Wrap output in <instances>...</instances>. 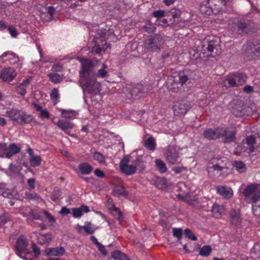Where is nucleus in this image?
Returning a JSON list of instances; mask_svg holds the SVG:
<instances>
[{
    "label": "nucleus",
    "instance_id": "obj_1",
    "mask_svg": "<svg viewBox=\"0 0 260 260\" xmlns=\"http://www.w3.org/2000/svg\"><path fill=\"white\" fill-rule=\"evenodd\" d=\"M82 69L80 73V83L83 90L92 95L98 94L100 91V84L95 80L93 71V63L87 59H81Z\"/></svg>",
    "mask_w": 260,
    "mask_h": 260
},
{
    "label": "nucleus",
    "instance_id": "obj_2",
    "mask_svg": "<svg viewBox=\"0 0 260 260\" xmlns=\"http://www.w3.org/2000/svg\"><path fill=\"white\" fill-rule=\"evenodd\" d=\"M189 78L184 72L175 73L169 76L167 79V86L168 90L173 92H177L181 90L183 84Z\"/></svg>",
    "mask_w": 260,
    "mask_h": 260
},
{
    "label": "nucleus",
    "instance_id": "obj_3",
    "mask_svg": "<svg viewBox=\"0 0 260 260\" xmlns=\"http://www.w3.org/2000/svg\"><path fill=\"white\" fill-rule=\"evenodd\" d=\"M165 40L164 37L159 34H155L149 36L144 43V48L148 51L159 52L164 46Z\"/></svg>",
    "mask_w": 260,
    "mask_h": 260
},
{
    "label": "nucleus",
    "instance_id": "obj_4",
    "mask_svg": "<svg viewBox=\"0 0 260 260\" xmlns=\"http://www.w3.org/2000/svg\"><path fill=\"white\" fill-rule=\"evenodd\" d=\"M130 156L124 155L119 163V169L121 172L126 176H131L136 173L138 168L142 167L143 162L139 159H136L132 165H129Z\"/></svg>",
    "mask_w": 260,
    "mask_h": 260
},
{
    "label": "nucleus",
    "instance_id": "obj_5",
    "mask_svg": "<svg viewBox=\"0 0 260 260\" xmlns=\"http://www.w3.org/2000/svg\"><path fill=\"white\" fill-rule=\"evenodd\" d=\"M109 34V32L106 30H100L99 32L96 35L94 38V46L92 48L91 52L95 54H100L105 50L108 47L106 43V39L107 36Z\"/></svg>",
    "mask_w": 260,
    "mask_h": 260
},
{
    "label": "nucleus",
    "instance_id": "obj_6",
    "mask_svg": "<svg viewBox=\"0 0 260 260\" xmlns=\"http://www.w3.org/2000/svg\"><path fill=\"white\" fill-rule=\"evenodd\" d=\"M220 39L217 37H209L204 40L202 45L204 51H207L212 56L221 53Z\"/></svg>",
    "mask_w": 260,
    "mask_h": 260
},
{
    "label": "nucleus",
    "instance_id": "obj_7",
    "mask_svg": "<svg viewBox=\"0 0 260 260\" xmlns=\"http://www.w3.org/2000/svg\"><path fill=\"white\" fill-rule=\"evenodd\" d=\"M28 242L24 235H20L16 240L15 245V253L24 260H27L25 256H22L21 254L25 253L30 254V251L28 249Z\"/></svg>",
    "mask_w": 260,
    "mask_h": 260
},
{
    "label": "nucleus",
    "instance_id": "obj_8",
    "mask_svg": "<svg viewBox=\"0 0 260 260\" xmlns=\"http://www.w3.org/2000/svg\"><path fill=\"white\" fill-rule=\"evenodd\" d=\"M247 77L243 73H237L231 75L223 81V85L227 87H238L246 83Z\"/></svg>",
    "mask_w": 260,
    "mask_h": 260
},
{
    "label": "nucleus",
    "instance_id": "obj_9",
    "mask_svg": "<svg viewBox=\"0 0 260 260\" xmlns=\"http://www.w3.org/2000/svg\"><path fill=\"white\" fill-rule=\"evenodd\" d=\"M233 31L241 35L248 34L251 29L248 22L244 19H235L234 25L232 26Z\"/></svg>",
    "mask_w": 260,
    "mask_h": 260
},
{
    "label": "nucleus",
    "instance_id": "obj_10",
    "mask_svg": "<svg viewBox=\"0 0 260 260\" xmlns=\"http://www.w3.org/2000/svg\"><path fill=\"white\" fill-rule=\"evenodd\" d=\"M245 55L248 57L255 58L260 54V45L248 42L243 47Z\"/></svg>",
    "mask_w": 260,
    "mask_h": 260
},
{
    "label": "nucleus",
    "instance_id": "obj_11",
    "mask_svg": "<svg viewBox=\"0 0 260 260\" xmlns=\"http://www.w3.org/2000/svg\"><path fill=\"white\" fill-rule=\"evenodd\" d=\"M245 55L248 57L255 58L260 54V45L248 42L243 47Z\"/></svg>",
    "mask_w": 260,
    "mask_h": 260
},
{
    "label": "nucleus",
    "instance_id": "obj_12",
    "mask_svg": "<svg viewBox=\"0 0 260 260\" xmlns=\"http://www.w3.org/2000/svg\"><path fill=\"white\" fill-rule=\"evenodd\" d=\"M189 108L190 104L186 101H177L174 102L173 111L175 115L180 116L186 113Z\"/></svg>",
    "mask_w": 260,
    "mask_h": 260
},
{
    "label": "nucleus",
    "instance_id": "obj_13",
    "mask_svg": "<svg viewBox=\"0 0 260 260\" xmlns=\"http://www.w3.org/2000/svg\"><path fill=\"white\" fill-rule=\"evenodd\" d=\"M164 155L167 160L171 164H175L180 162L179 160V152L174 146H168Z\"/></svg>",
    "mask_w": 260,
    "mask_h": 260
},
{
    "label": "nucleus",
    "instance_id": "obj_14",
    "mask_svg": "<svg viewBox=\"0 0 260 260\" xmlns=\"http://www.w3.org/2000/svg\"><path fill=\"white\" fill-rule=\"evenodd\" d=\"M152 87L149 85L137 84L132 89V95L143 96L147 95L152 90Z\"/></svg>",
    "mask_w": 260,
    "mask_h": 260
},
{
    "label": "nucleus",
    "instance_id": "obj_15",
    "mask_svg": "<svg viewBox=\"0 0 260 260\" xmlns=\"http://www.w3.org/2000/svg\"><path fill=\"white\" fill-rule=\"evenodd\" d=\"M232 111L234 115L241 117L245 114V106L243 102L240 100L234 101L232 104Z\"/></svg>",
    "mask_w": 260,
    "mask_h": 260
},
{
    "label": "nucleus",
    "instance_id": "obj_16",
    "mask_svg": "<svg viewBox=\"0 0 260 260\" xmlns=\"http://www.w3.org/2000/svg\"><path fill=\"white\" fill-rule=\"evenodd\" d=\"M208 6L210 7L212 14H217L221 11L225 5L224 0H208Z\"/></svg>",
    "mask_w": 260,
    "mask_h": 260
},
{
    "label": "nucleus",
    "instance_id": "obj_17",
    "mask_svg": "<svg viewBox=\"0 0 260 260\" xmlns=\"http://www.w3.org/2000/svg\"><path fill=\"white\" fill-rule=\"evenodd\" d=\"M17 73L13 68H4L1 72L0 78L4 81H10L16 77Z\"/></svg>",
    "mask_w": 260,
    "mask_h": 260
},
{
    "label": "nucleus",
    "instance_id": "obj_18",
    "mask_svg": "<svg viewBox=\"0 0 260 260\" xmlns=\"http://www.w3.org/2000/svg\"><path fill=\"white\" fill-rule=\"evenodd\" d=\"M259 139H260V137H256L254 135L248 136L246 137V139L243 140V143L247 145L250 152H253L255 150L254 144H258L260 145V142H258Z\"/></svg>",
    "mask_w": 260,
    "mask_h": 260
},
{
    "label": "nucleus",
    "instance_id": "obj_19",
    "mask_svg": "<svg viewBox=\"0 0 260 260\" xmlns=\"http://www.w3.org/2000/svg\"><path fill=\"white\" fill-rule=\"evenodd\" d=\"M54 12V8L52 6L44 8L42 10L40 11L41 17L44 21H50L52 20Z\"/></svg>",
    "mask_w": 260,
    "mask_h": 260
},
{
    "label": "nucleus",
    "instance_id": "obj_20",
    "mask_svg": "<svg viewBox=\"0 0 260 260\" xmlns=\"http://www.w3.org/2000/svg\"><path fill=\"white\" fill-rule=\"evenodd\" d=\"M217 193L225 199H230L233 196V190L225 186H218L216 187Z\"/></svg>",
    "mask_w": 260,
    "mask_h": 260
},
{
    "label": "nucleus",
    "instance_id": "obj_21",
    "mask_svg": "<svg viewBox=\"0 0 260 260\" xmlns=\"http://www.w3.org/2000/svg\"><path fill=\"white\" fill-rule=\"evenodd\" d=\"M78 113L75 110H66V129H72L75 128V125L67 121V119L77 118Z\"/></svg>",
    "mask_w": 260,
    "mask_h": 260
},
{
    "label": "nucleus",
    "instance_id": "obj_22",
    "mask_svg": "<svg viewBox=\"0 0 260 260\" xmlns=\"http://www.w3.org/2000/svg\"><path fill=\"white\" fill-rule=\"evenodd\" d=\"M230 218L231 223L237 226H240L241 224V218L238 211L232 210L230 212Z\"/></svg>",
    "mask_w": 260,
    "mask_h": 260
},
{
    "label": "nucleus",
    "instance_id": "obj_23",
    "mask_svg": "<svg viewBox=\"0 0 260 260\" xmlns=\"http://www.w3.org/2000/svg\"><path fill=\"white\" fill-rule=\"evenodd\" d=\"M64 250L63 247L47 248L45 249V252L46 256H60L64 253Z\"/></svg>",
    "mask_w": 260,
    "mask_h": 260
},
{
    "label": "nucleus",
    "instance_id": "obj_24",
    "mask_svg": "<svg viewBox=\"0 0 260 260\" xmlns=\"http://www.w3.org/2000/svg\"><path fill=\"white\" fill-rule=\"evenodd\" d=\"M260 199V191L257 190L255 191L251 196V200L253 203H256L257 201L259 200ZM252 210L253 213L256 215H257V211L258 210H260V205H257L256 204L254 205H252Z\"/></svg>",
    "mask_w": 260,
    "mask_h": 260
},
{
    "label": "nucleus",
    "instance_id": "obj_25",
    "mask_svg": "<svg viewBox=\"0 0 260 260\" xmlns=\"http://www.w3.org/2000/svg\"><path fill=\"white\" fill-rule=\"evenodd\" d=\"M22 112L16 109H12L6 112L7 115L13 121L19 122Z\"/></svg>",
    "mask_w": 260,
    "mask_h": 260
},
{
    "label": "nucleus",
    "instance_id": "obj_26",
    "mask_svg": "<svg viewBox=\"0 0 260 260\" xmlns=\"http://www.w3.org/2000/svg\"><path fill=\"white\" fill-rule=\"evenodd\" d=\"M20 148L15 144L13 143L7 146L6 157L8 158H11L13 155L19 153Z\"/></svg>",
    "mask_w": 260,
    "mask_h": 260
},
{
    "label": "nucleus",
    "instance_id": "obj_27",
    "mask_svg": "<svg viewBox=\"0 0 260 260\" xmlns=\"http://www.w3.org/2000/svg\"><path fill=\"white\" fill-rule=\"evenodd\" d=\"M236 131H222L220 133V137H224V143L234 142L236 139Z\"/></svg>",
    "mask_w": 260,
    "mask_h": 260
},
{
    "label": "nucleus",
    "instance_id": "obj_28",
    "mask_svg": "<svg viewBox=\"0 0 260 260\" xmlns=\"http://www.w3.org/2000/svg\"><path fill=\"white\" fill-rule=\"evenodd\" d=\"M112 194L114 197H119L120 196H126L128 193L123 186L118 185L114 186Z\"/></svg>",
    "mask_w": 260,
    "mask_h": 260
},
{
    "label": "nucleus",
    "instance_id": "obj_29",
    "mask_svg": "<svg viewBox=\"0 0 260 260\" xmlns=\"http://www.w3.org/2000/svg\"><path fill=\"white\" fill-rule=\"evenodd\" d=\"M223 210L224 208L223 206H220L216 203H214L212 205L211 212L214 217L218 218L221 217Z\"/></svg>",
    "mask_w": 260,
    "mask_h": 260
},
{
    "label": "nucleus",
    "instance_id": "obj_30",
    "mask_svg": "<svg viewBox=\"0 0 260 260\" xmlns=\"http://www.w3.org/2000/svg\"><path fill=\"white\" fill-rule=\"evenodd\" d=\"M79 169L82 175H88L93 170V167L87 162H83L79 165Z\"/></svg>",
    "mask_w": 260,
    "mask_h": 260
},
{
    "label": "nucleus",
    "instance_id": "obj_31",
    "mask_svg": "<svg viewBox=\"0 0 260 260\" xmlns=\"http://www.w3.org/2000/svg\"><path fill=\"white\" fill-rule=\"evenodd\" d=\"M259 188V185L257 184H251L248 185L243 191V194L247 197L252 195L255 191H257Z\"/></svg>",
    "mask_w": 260,
    "mask_h": 260
},
{
    "label": "nucleus",
    "instance_id": "obj_32",
    "mask_svg": "<svg viewBox=\"0 0 260 260\" xmlns=\"http://www.w3.org/2000/svg\"><path fill=\"white\" fill-rule=\"evenodd\" d=\"M216 162L222 167L224 170L228 169L227 165L229 163L228 159L224 156L214 157L212 159V163Z\"/></svg>",
    "mask_w": 260,
    "mask_h": 260
},
{
    "label": "nucleus",
    "instance_id": "obj_33",
    "mask_svg": "<svg viewBox=\"0 0 260 260\" xmlns=\"http://www.w3.org/2000/svg\"><path fill=\"white\" fill-rule=\"evenodd\" d=\"M232 165L239 173H243L246 171V165L242 161L234 160Z\"/></svg>",
    "mask_w": 260,
    "mask_h": 260
},
{
    "label": "nucleus",
    "instance_id": "obj_34",
    "mask_svg": "<svg viewBox=\"0 0 260 260\" xmlns=\"http://www.w3.org/2000/svg\"><path fill=\"white\" fill-rule=\"evenodd\" d=\"M199 9L200 12L203 14H205L207 15L212 14V10L210 7L208 6V0L202 2L200 5Z\"/></svg>",
    "mask_w": 260,
    "mask_h": 260
},
{
    "label": "nucleus",
    "instance_id": "obj_35",
    "mask_svg": "<svg viewBox=\"0 0 260 260\" xmlns=\"http://www.w3.org/2000/svg\"><path fill=\"white\" fill-rule=\"evenodd\" d=\"M154 162L155 166L160 173L164 174L167 171L168 168L167 166L162 160L156 159Z\"/></svg>",
    "mask_w": 260,
    "mask_h": 260
},
{
    "label": "nucleus",
    "instance_id": "obj_36",
    "mask_svg": "<svg viewBox=\"0 0 260 260\" xmlns=\"http://www.w3.org/2000/svg\"><path fill=\"white\" fill-rule=\"evenodd\" d=\"M205 138L209 140H215L220 137L219 131H204Z\"/></svg>",
    "mask_w": 260,
    "mask_h": 260
},
{
    "label": "nucleus",
    "instance_id": "obj_37",
    "mask_svg": "<svg viewBox=\"0 0 260 260\" xmlns=\"http://www.w3.org/2000/svg\"><path fill=\"white\" fill-rule=\"evenodd\" d=\"M9 55V59L11 64H15L19 60V57L12 52H5L2 55V57H5Z\"/></svg>",
    "mask_w": 260,
    "mask_h": 260
},
{
    "label": "nucleus",
    "instance_id": "obj_38",
    "mask_svg": "<svg viewBox=\"0 0 260 260\" xmlns=\"http://www.w3.org/2000/svg\"><path fill=\"white\" fill-rule=\"evenodd\" d=\"M39 243L43 245L46 243H49L52 239V235L50 233H47L45 234H41L39 236Z\"/></svg>",
    "mask_w": 260,
    "mask_h": 260
},
{
    "label": "nucleus",
    "instance_id": "obj_39",
    "mask_svg": "<svg viewBox=\"0 0 260 260\" xmlns=\"http://www.w3.org/2000/svg\"><path fill=\"white\" fill-rule=\"evenodd\" d=\"M111 256L115 259L118 260H127L128 257L124 253H122L120 251L115 250L112 252Z\"/></svg>",
    "mask_w": 260,
    "mask_h": 260
},
{
    "label": "nucleus",
    "instance_id": "obj_40",
    "mask_svg": "<svg viewBox=\"0 0 260 260\" xmlns=\"http://www.w3.org/2000/svg\"><path fill=\"white\" fill-rule=\"evenodd\" d=\"M93 158L101 165H105L106 163L105 156L100 152L95 151L93 153Z\"/></svg>",
    "mask_w": 260,
    "mask_h": 260
},
{
    "label": "nucleus",
    "instance_id": "obj_41",
    "mask_svg": "<svg viewBox=\"0 0 260 260\" xmlns=\"http://www.w3.org/2000/svg\"><path fill=\"white\" fill-rule=\"evenodd\" d=\"M145 146L150 150H154L156 144L153 137H149L146 140L145 142Z\"/></svg>",
    "mask_w": 260,
    "mask_h": 260
},
{
    "label": "nucleus",
    "instance_id": "obj_42",
    "mask_svg": "<svg viewBox=\"0 0 260 260\" xmlns=\"http://www.w3.org/2000/svg\"><path fill=\"white\" fill-rule=\"evenodd\" d=\"M111 212L112 215L114 216L116 219H117L119 222L121 223L123 220V217L122 213L119 210V209L116 207L112 210Z\"/></svg>",
    "mask_w": 260,
    "mask_h": 260
},
{
    "label": "nucleus",
    "instance_id": "obj_43",
    "mask_svg": "<svg viewBox=\"0 0 260 260\" xmlns=\"http://www.w3.org/2000/svg\"><path fill=\"white\" fill-rule=\"evenodd\" d=\"M32 120L33 118L31 115L24 114L22 112L19 122L21 124L30 123Z\"/></svg>",
    "mask_w": 260,
    "mask_h": 260
},
{
    "label": "nucleus",
    "instance_id": "obj_44",
    "mask_svg": "<svg viewBox=\"0 0 260 260\" xmlns=\"http://www.w3.org/2000/svg\"><path fill=\"white\" fill-rule=\"evenodd\" d=\"M29 161L31 166L32 167H38L41 164L42 159L39 155L34 156L30 158Z\"/></svg>",
    "mask_w": 260,
    "mask_h": 260
},
{
    "label": "nucleus",
    "instance_id": "obj_45",
    "mask_svg": "<svg viewBox=\"0 0 260 260\" xmlns=\"http://www.w3.org/2000/svg\"><path fill=\"white\" fill-rule=\"evenodd\" d=\"M212 166H208L207 168V171L208 173L212 172L213 171L219 172L221 173L224 169L220 166L218 165L217 163H212Z\"/></svg>",
    "mask_w": 260,
    "mask_h": 260
},
{
    "label": "nucleus",
    "instance_id": "obj_46",
    "mask_svg": "<svg viewBox=\"0 0 260 260\" xmlns=\"http://www.w3.org/2000/svg\"><path fill=\"white\" fill-rule=\"evenodd\" d=\"M212 249L210 246L205 245L200 250L199 254L203 256H207L210 255Z\"/></svg>",
    "mask_w": 260,
    "mask_h": 260
},
{
    "label": "nucleus",
    "instance_id": "obj_47",
    "mask_svg": "<svg viewBox=\"0 0 260 260\" xmlns=\"http://www.w3.org/2000/svg\"><path fill=\"white\" fill-rule=\"evenodd\" d=\"M82 228L88 234H92L94 233L95 229L92 226L90 222L85 223Z\"/></svg>",
    "mask_w": 260,
    "mask_h": 260
},
{
    "label": "nucleus",
    "instance_id": "obj_48",
    "mask_svg": "<svg viewBox=\"0 0 260 260\" xmlns=\"http://www.w3.org/2000/svg\"><path fill=\"white\" fill-rule=\"evenodd\" d=\"M184 235L186 237L192 241H196L197 240V238L194 234L189 229H186L184 230Z\"/></svg>",
    "mask_w": 260,
    "mask_h": 260
},
{
    "label": "nucleus",
    "instance_id": "obj_49",
    "mask_svg": "<svg viewBox=\"0 0 260 260\" xmlns=\"http://www.w3.org/2000/svg\"><path fill=\"white\" fill-rule=\"evenodd\" d=\"M31 248L35 257L36 258H38L41 254L40 248L35 243L31 244Z\"/></svg>",
    "mask_w": 260,
    "mask_h": 260
},
{
    "label": "nucleus",
    "instance_id": "obj_50",
    "mask_svg": "<svg viewBox=\"0 0 260 260\" xmlns=\"http://www.w3.org/2000/svg\"><path fill=\"white\" fill-rule=\"evenodd\" d=\"M173 235L176 237L178 240H180L182 237V230L180 228H173Z\"/></svg>",
    "mask_w": 260,
    "mask_h": 260
},
{
    "label": "nucleus",
    "instance_id": "obj_51",
    "mask_svg": "<svg viewBox=\"0 0 260 260\" xmlns=\"http://www.w3.org/2000/svg\"><path fill=\"white\" fill-rule=\"evenodd\" d=\"M7 150V144L0 143V157H6Z\"/></svg>",
    "mask_w": 260,
    "mask_h": 260
},
{
    "label": "nucleus",
    "instance_id": "obj_52",
    "mask_svg": "<svg viewBox=\"0 0 260 260\" xmlns=\"http://www.w3.org/2000/svg\"><path fill=\"white\" fill-rule=\"evenodd\" d=\"M169 15L171 16L173 18V20L172 19H170V21L172 22H174L175 21V19L178 18L180 15V12L179 10H173L169 13Z\"/></svg>",
    "mask_w": 260,
    "mask_h": 260
},
{
    "label": "nucleus",
    "instance_id": "obj_53",
    "mask_svg": "<svg viewBox=\"0 0 260 260\" xmlns=\"http://www.w3.org/2000/svg\"><path fill=\"white\" fill-rule=\"evenodd\" d=\"M58 96L59 94L57 90L55 88L53 89L51 92L50 97L51 100L53 101L54 104H56V101L58 98Z\"/></svg>",
    "mask_w": 260,
    "mask_h": 260
},
{
    "label": "nucleus",
    "instance_id": "obj_54",
    "mask_svg": "<svg viewBox=\"0 0 260 260\" xmlns=\"http://www.w3.org/2000/svg\"><path fill=\"white\" fill-rule=\"evenodd\" d=\"M107 68L105 64H103L102 68L99 70L97 76L99 77H104L107 75V71L105 69Z\"/></svg>",
    "mask_w": 260,
    "mask_h": 260
},
{
    "label": "nucleus",
    "instance_id": "obj_55",
    "mask_svg": "<svg viewBox=\"0 0 260 260\" xmlns=\"http://www.w3.org/2000/svg\"><path fill=\"white\" fill-rule=\"evenodd\" d=\"M72 214L75 218H80L82 216V213L80 208H75L72 209Z\"/></svg>",
    "mask_w": 260,
    "mask_h": 260
},
{
    "label": "nucleus",
    "instance_id": "obj_56",
    "mask_svg": "<svg viewBox=\"0 0 260 260\" xmlns=\"http://www.w3.org/2000/svg\"><path fill=\"white\" fill-rule=\"evenodd\" d=\"M142 116V114L141 112H140L139 113L136 112L132 114L131 116L132 120L136 122H138L139 120H141Z\"/></svg>",
    "mask_w": 260,
    "mask_h": 260
},
{
    "label": "nucleus",
    "instance_id": "obj_57",
    "mask_svg": "<svg viewBox=\"0 0 260 260\" xmlns=\"http://www.w3.org/2000/svg\"><path fill=\"white\" fill-rule=\"evenodd\" d=\"M50 79L54 82L57 83L60 80V77L58 74L50 73L48 75Z\"/></svg>",
    "mask_w": 260,
    "mask_h": 260
},
{
    "label": "nucleus",
    "instance_id": "obj_58",
    "mask_svg": "<svg viewBox=\"0 0 260 260\" xmlns=\"http://www.w3.org/2000/svg\"><path fill=\"white\" fill-rule=\"evenodd\" d=\"M39 117L42 119L47 118L49 119L50 117V114L46 109H43L39 114Z\"/></svg>",
    "mask_w": 260,
    "mask_h": 260
},
{
    "label": "nucleus",
    "instance_id": "obj_59",
    "mask_svg": "<svg viewBox=\"0 0 260 260\" xmlns=\"http://www.w3.org/2000/svg\"><path fill=\"white\" fill-rule=\"evenodd\" d=\"M26 198L29 200H38L39 196L36 193H26Z\"/></svg>",
    "mask_w": 260,
    "mask_h": 260
},
{
    "label": "nucleus",
    "instance_id": "obj_60",
    "mask_svg": "<svg viewBox=\"0 0 260 260\" xmlns=\"http://www.w3.org/2000/svg\"><path fill=\"white\" fill-rule=\"evenodd\" d=\"M16 90L21 95H24L26 92L25 87L20 84L16 87Z\"/></svg>",
    "mask_w": 260,
    "mask_h": 260
},
{
    "label": "nucleus",
    "instance_id": "obj_61",
    "mask_svg": "<svg viewBox=\"0 0 260 260\" xmlns=\"http://www.w3.org/2000/svg\"><path fill=\"white\" fill-rule=\"evenodd\" d=\"M63 68V65L59 62L55 63L52 67V70L54 72L60 71Z\"/></svg>",
    "mask_w": 260,
    "mask_h": 260
},
{
    "label": "nucleus",
    "instance_id": "obj_62",
    "mask_svg": "<svg viewBox=\"0 0 260 260\" xmlns=\"http://www.w3.org/2000/svg\"><path fill=\"white\" fill-rule=\"evenodd\" d=\"M43 213L44 214L45 217L48 219V221L50 222H55V220L54 217L51 215L48 211H44Z\"/></svg>",
    "mask_w": 260,
    "mask_h": 260
},
{
    "label": "nucleus",
    "instance_id": "obj_63",
    "mask_svg": "<svg viewBox=\"0 0 260 260\" xmlns=\"http://www.w3.org/2000/svg\"><path fill=\"white\" fill-rule=\"evenodd\" d=\"M144 29L148 33L153 32L155 30V27L152 26L151 24H149L143 27Z\"/></svg>",
    "mask_w": 260,
    "mask_h": 260
},
{
    "label": "nucleus",
    "instance_id": "obj_64",
    "mask_svg": "<svg viewBox=\"0 0 260 260\" xmlns=\"http://www.w3.org/2000/svg\"><path fill=\"white\" fill-rule=\"evenodd\" d=\"M8 29L12 37H16L17 32L16 28L14 26H9L8 28Z\"/></svg>",
    "mask_w": 260,
    "mask_h": 260
}]
</instances>
